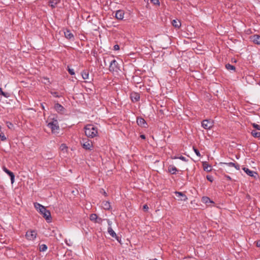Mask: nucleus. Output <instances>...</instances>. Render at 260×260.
<instances>
[{
	"label": "nucleus",
	"mask_w": 260,
	"mask_h": 260,
	"mask_svg": "<svg viewBox=\"0 0 260 260\" xmlns=\"http://www.w3.org/2000/svg\"><path fill=\"white\" fill-rule=\"evenodd\" d=\"M34 206L36 209L39 211L48 222L51 221V213L49 210H47L44 206L38 203H35Z\"/></svg>",
	"instance_id": "nucleus-1"
},
{
	"label": "nucleus",
	"mask_w": 260,
	"mask_h": 260,
	"mask_svg": "<svg viewBox=\"0 0 260 260\" xmlns=\"http://www.w3.org/2000/svg\"><path fill=\"white\" fill-rule=\"evenodd\" d=\"M85 135L88 137L93 138L98 135V129L96 126L93 124H87L84 127Z\"/></svg>",
	"instance_id": "nucleus-2"
},
{
	"label": "nucleus",
	"mask_w": 260,
	"mask_h": 260,
	"mask_svg": "<svg viewBox=\"0 0 260 260\" xmlns=\"http://www.w3.org/2000/svg\"><path fill=\"white\" fill-rule=\"evenodd\" d=\"M47 126L51 128L53 134H58L59 126L56 119H53V121L48 123Z\"/></svg>",
	"instance_id": "nucleus-3"
},
{
	"label": "nucleus",
	"mask_w": 260,
	"mask_h": 260,
	"mask_svg": "<svg viewBox=\"0 0 260 260\" xmlns=\"http://www.w3.org/2000/svg\"><path fill=\"white\" fill-rule=\"evenodd\" d=\"M109 70L111 72L118 73L120 71V67L118 62L115 59H113L110 61V63L109 68Z\"/></svg>",
	"instance_id": "nucleus-4"
},
{
	"label": "nucleus",
	"mask_w": 260,
	"mask_h": 260,
	"mask_svg": "<svg viewBox=\"0 0 260 260\" xmlns=\"http://www.w3.org/2000/svg\"><path fill=\"white\" fill-rule=\"evenodd\" d=\"M81 143L83 148L86 150H91L93 147L92 141L88 139H82Z\"/></svg>",
	"instance_id": "nucleus-5"
},
{
	"label": "nucleus",
	"mask_w": 260,
	"mask_h": 260,
	"mask_svg": "<svg viewBox=\"0 0 260 260\" xmlns=\"http://www.w3.org/2000/svg\"><path fill=\"white\" fill-rule=\"evenodd\" d=\"M37 236V232L35 230H29L27 231L25 234L26 238L28 240L33 241L34 240Z\"/></svg>",
	"instance_id": "nucleus-6"
},
{
	"label": "nucleus",
	"mask_w": 260,
	"mask_h": 260,
	"mask_svg": "<svg viewBox=\"0 0 260 260\" xmlns=\"http://www.w3.org/2000/svg\"><path fill=\"white\" fill-rule=\"evenodd\" d=\"M213 125V122L210 120L206 119L202 122V126L206 129H210Z\"/></svg>",
	"instance_id": "nucleus-7"
},
{
	"label": "nucleus",
	"mask_w": 260,
	"mask_h": 260,
	"mask_svg": "<svg viewBox=\"0 0 260 260\" xmlns=\"http://www.w3.org/2000/svg\"><path fill=\"white\" fill-rule=\"evenodd\" d=\"M108 223L109 225V226L108 228V233L113 237L115 238L117 241H119L118 237L117 236L116 233L113 230L112 227H111V222L109 220L108 221Z\"/></svg>",
	"instance_id": "nucleus-8"
},
{
	"label": "nucleus",
	"mask_w": 260,
	"mask_h": 260,
	"mask_svg": "<svg viewBox=\"0 0 260 260\" xmlns=\"http://www.w3.org/2000/svg\"><path fill=\"white\" fill-rule=\"evenodd\" d=\"M175 193L178 200L185 201L187 200V197L181 192L175 191Z\"/></svg>",
	"instance_id": "nucleus-9"
},
{
	"label": "nucleus",
	"mask_w": 260,
	"mask_h": 260,
	"mask_svg": "<svg viewBox=\"0 0 260 260\" xmlns=\"http://www.w3.org/2000/svg\"><path fill=\"white\" fill-rule=\"evenodd\" d=\"M3 171L7 173L11 178V183H13L14 181L15 175L14 173L7 169L5 167L3 168Z\"/></svg>",
	"instance_id": "nucleus-10"
},
{
	"label": "nucleus",
	"mask_w": 260,
	"mask_h": 260,
	"mask_svg": "<svg viewBox=\"0 0 260 260\" xmlns=\"http://www.w3.org/2000/svg\"><path fill=\"white\" fill-rule=\"evenodd\" d=\"M131 98L133 102H136L139 100L140 95L137 92H133L131 94Z\"/></svg>",
	"instance_id": "nucleus-11"
},
{
	"label": "nucleus",
	"mask_w": 260,
	"mask_h": 260,
	"mask_svg": "<svg viewBox=\"0 0 260 260\" xmlns=\"http://www.w3.org/2000/svg\"><path fill=\"white\" fill-rule=\"evenodd\" d=\"M137 123L140 126L146 127L147 123L146 121L143 118H138L137 120Z\"/></svg>",
	"instance_id": "nucleus-12"
},
{
	"label": "nucleus",
	"mask_w": 260,
	"mask_h": 260,
	"mask_svg": "<svg viewBox=\"0 0 260 260\" xmlns=\"http://www.w3.org/2000/svg\"><path fill=\"white\" fill-rule=\"evenodd\" d=\"M124 12L122 10H118L116 12L115 17L118 20H122L124 17Z\"/></svg>",
	"instance_id": "nucleus-13"
},
{
	"label": "nucleus",
	"mask_w": 260,
	"mask_h": 260,
	"mask_svg": "<svg viewBox=\"0 0 260 260\" xmlns=\"http://www.w3.org/2000/svg\"><path fill=\"white\" fill-rule=\"evenodd\" d=\"M243 170L247 175L251 177H255V175H257V173L256 172L249 170L248 168L244 167L243 168Z\"/></svg>",
	"instance_id": "nucleus-14"
},
{
	"label": "nucleus",
	"mask_w": 260,
	"mask_h": 260,
	"mask_svg": "<svg viewBox=\"0 0 260 260\" xmlns=\"http://www.w3.org/2000/svg\"><path fill=\"white\" fill-rule=\"evenodd\" d=\"M223 164H225L230 167H234L237 170H239L240 169V165L237 163H234V162H223Z\"/></svg>",
	"instance_id": "nucleus-15"
},
{
	"label": "nucleus",
	"mask_w": 260,
	"mask_h": 260,
	"mask_svg": "<svg viewBox=\"0 0 260 260\" xmlns=\"http://www.w3.org/2000/svg\"><path fill=\"white\" fill-rule=\"evenodd\" d=\"M54 108L55 110L58 112L63 113L64 111L63 107L59 103L55 104Z\"/></svg>",
	"instance_id": "nucleus-16"
},
{
	"label": "nucleus",
	"mask_w": 260,
	"mask_h": 260,
	"mask_svg": "<svg viewBox=\"0 0 260 260\" xmlns=\"http://www.w3.org/2000/svg\"><path fill=\"white\" fill-rule=\"evenodd\" d=\"M252 41L256 44H260V36L254 35L251 37Z\"/></svg>",
	"instance_id": "nucleus-17"
},
{
	"label": "nucleus",
	"mask_w": 260,
	"mask_h": 260,
	"mask_svg": "<svg viewBox=\"0 0 260 260\" xmlns=\"http://www.w3.org/2000/svg\"><path fill=\"white\" fill-rule=\"evenodd\" d=\"M203 166L204 170L206 172H210L212 170V167L211 165L208 164L206 162H204L203 163Z\"/></svg>",
	"instance_id": "nucleus-18"
},
{
	"label": "nucleus",
	"mask_w": 260,
	"mask_h": 260,
	"mask_svg": "<svg viewBox=\"0 0 260 260\" xmlns=\"http://www.w3.org/2000/svg\"><path fill=\"white\" fill-rule=\"evenodd\" d=\"M64 36L67 39L69 40L74 39L73 34L69 30H67L64 32Z\"/></svg>",
	"instance_id": "nucleus-19"
},
{
	"label": "nucleus",
	"mask_w": 260,
	"mask_h": 260,
	"mask_svg": "<svg viewBox=\"0 0 260 260\" xmlns=\"http://www.w3.org/2000/svg\"><path fill=\"white\" fill-rule=\"evenodd\" d=\"M60 2V0H51L50 1L49 6H50L52 8H55L58 4H59Z\"/></svg>",
	"instance_id": "nucleus-20"
},
{
	"label": "nucleus",
	"mask_w": 260,
	"mask_h": 260,
	"mask_svg": "<svg viewBox=\"0 0 260 260\" xmlns=\"http://www.w3.org/2000/svg\"><path fill=\"white\" fill-rule=\"evenodd\" d=\"M102 206L105 210H109L111 207L110 202L108 201L103 202Z\"/></svg>",
	"instance_id": "nucleus-21"
},
{
	"label": "nucleus",
	"mask_w": 260,
	"mask_h": 260,
	"mask_svg": "<svg viewBox=\"0 0 260 260\" xmlns=\"http://www.w3.org/2000/svg\"><path fill=\"white\" fill-rule=\"evenodd\" d=\"M168 170L169 172L172 174H175L177 171V168L173 166H170L168 168Z\"/></svg>",
	"instance_id": "nucleus-22"
},
{
	"label": "nucleus",
	"mask_w": 260,
	"mask_h": 260,
	"mask_svg": "<svg viewBox=\"0 0 260 260\" xmlns=\"http://www.w3.org/2000/svg\"><path fill=\"white\" fill-rule=\"evenodd\" d=\"M172 24L176 28H179L181 26V22L178 20H173Z\"/></svg>",
	"instance_id": "nucleus-23"
},
{
	"label": "nucleus",
	"mask_w": 260,
	"mask_h": 260,
	"mask_svg": "<svg viewBox=\"0 0 260 260\" xmlns=\"http://www.w3.org/2000/svg\"><path fill=\"white\" fill-rule=\"evenodd\" d=\"M251 134L254 138H258L260 137V132H256V130H252Z\"/></svg>",
	"instance_id": "nucleus-24"
},
{
	"label": "nucleus",
	"mask_w": 260,
	"mask_h": 260,
	"mask_svg": "<svg viewBox=\"0 0 260 260\" xmlns=\"http://www.w3.org/2000/svg\"><path fill=\"white\" fill-rule=\"evenodd\" d=\"M60 150L63 153L67 152L68 150V147L65 144H61L59 147Z\"/></svg>",
	"instance_id": "nucleus-25"
},
{
	"label": "nucleus",
	"mask_w": 260,
	"mask_h": 260,
	"mask_svg": "<svg viewBox=\"0 0 260 260\" xmlns=\"http://www.w3.org/2000/svg\"><path fill=\"white\" fill-rule=\"evenodd\" d=\"M47 249V246L45 244H41L39 245V250L41 252H44Z\"/></svg>",
	"instance_id": "nucleus-26"
},
{
	"label": "nucleus",
	"mask_w": 260,
	"mask_h": 260,
	"mask_svg": "<svg viewBox=\"0 0 260 260\" xmlns=\"http://www.w3.org/2000/svg\"><path fill=\"white\" fill-rule=\"evenodd\" d=\"M97 217H98V215L96 214L92 213L90 215L89 219L91 221L94 222L96 220Z\"/></svg>",
	"instance_id": "nucleus-27"
},
{
	"label": "nucleus",
	"mask_w": 260,
	"mask_h": 260,
	"mask_svg": "<svg viewBox=\"0 0 260 260\" xmlns=\"http://www.w3.org/2000/svg\"><path fill=\"white\" fill-rule=\"evenodd\" d=\"M225 68L228 70H233L235 71L236 70L235 67L234 66H233V65L230 64V63L226 64L225 65Z\"/></svg>",
	"instance_id": "nucleus-28"
},
{
	"label": "nucleus",
	"mask_w": 260,
	"mask_h": 260,
	"mask_svg": "<svg viewBox=\"0 0 260 260\" xmlns=\"http://www.w3.org/2000/svg\"><path fill=\"white\" fill-rule=\"evenodd\" d=\"M82 76L84 79H87L89 77V73L87 71H83L82 73Z\"/></svg>",
	"instance_id": "nucleus-29"
},
{
	"label": "nucleus",
	"mask_w": 260,
	"mask_h": 260,
	"mask_svg": "<svg viewBox=\"0 0 260 260\" xmlns=\"http://www.w3.org/2000/svg\"><path fill=\"white\" fill-rule=\"evenodd\" d=\"M51 94L53 96L56 97V98H59V97L61 96V95L59 94V93L57 92H55V91L54 92H52V91H51Z\"/></svg>",
	"instance_id": "nucleus-30"
},
{
	"label": "nucleus",
	"mask_w": 260,
	"mask_h": 260,
	"mask_svg": "<svg viewBox=\"0 0 260 260\" xmlns=\"http://www.w3.org/2000/svg\"><path fill=\"white\" fill-rule=\"evenodd\" d=\"M103 220H104V219H103L102 218L99 217L98 216L94 223H98L99 224H101Z\"/></svg>",
	"instance_id": "nucleus-31"
},
{
	"label": "nucleus",
	"mask_w": 260,
	"mask_h": 260,
	"mask_svg": "<svg viewBox=\"0 0 260 260\" xmlns=\"http://www.w3.org/2000/svg\"><path fill=\"white\" fill-rule=\"evenodd\" d=\"M0 94H1L6 98H8L9 96V94L8 93L3 91L2 88H0Z\"/></svg>",
	"instance_id": "nucleus-32"
},
{
	"label": "nucleus",
	"mask_w": 260,
	"mask_h": 260,
	"mask_svg": "<svg viewBox=\"0 0 260 260\" xmlns=\"http://www.w3.org/2000/svg\"><path fill=\"white\" fill-rule=\"evenodd\" d=\"M252 125L256 129L260 131V125H259L258 124L253 123H252Z\"/></svg>",
	"instance_id": "nucleus-33"
},
{
	"label": "nucleus",
	"mask_w": 260,
	"mask_h": 260,
	"mask_svg": "<svg viewBox=\"0 0 260 260\" xmlns=\"http://www.w3.org/2000/svg\"><path fill=\"white\" fill-rule=\"evenodd\" d=\"M0 139L3 141H5L6 140L7 138L3 133H1L0 134Z\"/></svg>",
	"instance_id": "nucleus-34"
},
{
	"label": "nucleus",
	"mask_w": 260,
	"mask_h": 260,
	"mask_svg": "<svg viewBox=\"0 0 260 260\" xmlns=\"http://www.w3.org/2000/svg\"><path fill=\"white\" fill-rule=\"evenodd\" d=\"M206 178L208 181H209L211 182H212L213 181V177L212 176L207 175L206 176Z\"/></svg>",
	"instance_id": "nucleus-35"
},
{
	"label": "nucleus",
	"mask_w": 260,
	"mask_h": 260,
	"mask_svg": "<svg viewBox=\"0 0 260 260\" xmlns=\"http://www.w3.org/2000/svg\"><path fill=\"white\" fill-rule=\"evenodd\" d=\"M150 1L152 3H153L155 5L159 6L160 4V3L158 0H150Z\"/></svg>",
	"instance_id": "nucleus-36"
},
{
	"label": "nucleus",
	"mask_w": 260,
	"mask_h": 260,
	"mask_svg": "<svg viewBox=\"0 0 260 260\" xmlns=\"http://www.w3.org/2000/svg\"><path fill=\"white\" fill-rule=\"evenodd\" d=\"M68 72L71 75H73L75 74V72H74V69H70L68 67Z\"/></svg>",
	"instance_id": "nucleus-37"
},
{
	"label": "nucleus",
	"mask_w": 260,
	"mask_h": 260,
	"mask_svg": "<svg viewBox=\"0 0 260 260\" xmlns=\"http://www.w3.org/2000/svg\"><path fill=\"white\" fill-rule=\"evenodd\" d=\"M193 150H194V151L195 152V153L197 155H198V156H201V154H200V153L199 152V151L195 148L194 147H193Z\"/></svg>",
	"instance_id": "nucleus-38"
},
{
	"label": "nucleus",
	"mask_w": 260,
	"mask_h": 260,
	"mask_svg": "<svg viewBox=\"0 0 260 260\" xmlns=\"http://www.w3.org/2000/svg\"><path fill=\"white\" fill-rule=\"evenodd\" d=\"M203 201L205 202V203H208V202H212L210 199L208 198V197H205V198H203Z\"/></svg>",
	"instance_id": "nucleus-39"
},
{
	"label": "nucleus",
	"mask_w": 260,
	"mask_h": 260,
	"mask_svg": "<svg viewBox=\"0 0 260 260\" xmlns=\"http://www.w3.org/2000/svg\"><path fill=\"white\" fill-rule=\"evenodd\" d=\"M143 209L145 212H146L148 211L149 207L146 204H145L143 206Z\"/></svg>",
	"instance_id": "nucleus-40"
},
{
	"label": "nucleus",
	"mask_w": 260,
	"mask_h": 260,
	"mask_svg": "<svg viewBox=\"0 0 260 260\" xmlns=\"http://www.w3.org/2000/svg\"><path fill=\"white\" fill-rule=\"evenodd\" d=\"M178 158L184 161H187L186 157L183 156H180V157H178Z\"/></svg>",
	"instance_id": "nucleus-41"
},
{
	"label": "nucleus",
	"mask_w": 260,
	"mask_h": 260,
	"mask_svg": "<svg viewBox=\"0 0 260 260\" xmlns=\"http://www.w3.org/2000/svg\"><path fill=\"white\" fill-rule=\"evenodd\" d=\"M7 126L9 128H12L13 127V124L11 122H7Z\"/></svg>",
	"instance_id": "nucleus-42"
},
{
	"label": "nucleus",
	"mask_w": 260,
	"mask_h": 260,
	"mask_svg": "<svg viewBox=\"0 0 260 260\" xmlns=\"http://www.w3.org/2000/svg\"><path fill=\"white\" fill-rule=\"evenodd\" d=\"M114 50H119V46L118 45H115L113 47Z\"/></svg>",
	"instance_id": "nucleus-43"
},
{
	"label": "nucleus",
	"mask_w": 260,
	"mask_h": 260,
	"mask_svg": "<svg viewBox=\"0 0 260 260\" xmlns=\"http://www.w3.org/2000/svg\"><path fill=\"white\" fill-rule=\"evenodd\" d=\"M224 177H225V178H226V179H227L228 180H232L231 177L230 176H229V175H224Z\"/></svg>",
	"instance_id": "nucleus-44"
},
{
	"label": "nucleus",
	"mask_w": 260,
	"mask_h": 260,
	"mask_svg": "<svg viewBox=\"0 0 260 260\" xmlns=\"http://www.w3.org/2000/svg\"><path fill=\"white\" fill-rule=\"evenodd\" d=\"M256 246L257 247H260V241H257L256 242Z\"/></svg>",
	"instance_id": "nucleus-45"
},
{
	"label": "nucleus",
	"mask_w": 260,
	"mask_h": 260,
	"mask_svg": "<svg viewBox=\"0 0 260 260\" xmlns=\"http://www.w3.org/2000/svg\"><path fill=\"white\" fill-rule=\"evenodd\" d=\"M140 137L143 139H145L146 138L145 136L144 135H141L140 136Z\"/></svg>",
	"instance_id": "nucleus-46"
},
{
	"label": "nucleus",
	"mask_w": 260,
	"mask_h": 260,
	"mask_svg": "<svg viewBox=\"0 0 260 260\" xmlns=\"http://www.w3.org/2000/svg\"><path fill=\"white\" fill-rule=\"evenodd\" d=\"M106 59H107L108 61H109V60L108 59V58H105L104 59V63H105V65L106 66Z\"/></svg>",
	"instance_id": "nucleus-47"
},
{
	"label": "nucleus",
	"mask_w": 260,
	"mask_h": 260,
	"mask_svg": "<svg viewBox=\"0 0 260 260\" xmlns=\"http://www.w3.org/2000/svg\"><path fill=\"white\" fill-rule=\"evenodd\" d=\"M179 157L174 156V157H172L173 159H177Z\"/></svg>",
	"instance_id": "nucleus-48"
},
{
	"label": "nucleus",
	"mask_w": 260,
	"mask_h": 260,
	"mask_svg": "<svg viewBox=\"0 0 260 260\" xmlns=\"http://www.w3.org/2000/svg\"><path fill=\"white\" fill-rule=\"evenodd\" d=\"M65 242L66 243V244H67V245H70V244H69L68 243V242H67V240H65Z\"/></svg>",
	"instance_id": "nucleus-49"
},
{
	"label": "nucleus",
	"mask_w": 260,
	"mask_h": 260,
	"mask_svg": "<svg viewBox=\"0 0 260 260\" xmlns=\"http://www.w3.org/2000/svg\"><path fill=\"white\" fill-rule=\"evenodd\" d=\"M149 260H158L157 258H154V259H149Z\"/></svg>",
	"instance_id": "nucleus-50"
},
{
	"label": "nucleus",
	"mask_w": 260,
	"mask_h": 260,
	"mask_svg": "<svg viewBox=\"0 0 260 260\" xmlns=\"http://www.w3.org/2000/svg\"><path fill=\"white\" fill-rule=\"evenodd\" d=\"M104 194H105V196H107V193H106V192L105 191L104 192Z\"/></svg>",
	"instance_id": "nucleus-51"
}]
</instances>
